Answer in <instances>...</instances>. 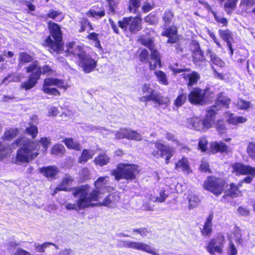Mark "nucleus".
Listing matches in <instances>:
<instances>
[{
    "label": "nucleus",
    "mask_w": 255,
    "mask_h": 255,
    "mask_svg": "<svg viewBox=\"0 0 255 255\" xmlns=\"http://www.w3.org/2000/svg\"><path fill=\"white\" fill-rule=\"evenodd\" d=\"M230 104V100L222 94H220L215 102V105L207 110V114L203 120L198 117L187 119V126L199 131H206L211 128L215 124L217 111L221 107L227 108Z\"/></svg>",
    "instance_id": "nucleus-1"
},
{
    "label": "nucleus",
    "mask_w": 255,
    "mask_h": 255,
    "mask_svg": "<svg viewBox=\"0 0 255 255\" xmlns=\"http://www.w3.org/2000/svg\"><path fill=\"white\" fill-rule=\"evenodd\" d=\"M72 195L76 199L74 203H67L65 205L67 210H74L79 211L90 207H94L93 200L97 199L96 193H90V186L88 185L81 186L74 188Z\"/></svg>",
    "instance_id": "nucleus-2"
},
{
    "label": "nucleus",
    "mask_w": 255,
    "mask_h": 255,
    "mask_svg": "<svg viewBox=\"0 0 255 255\" xmlns=\"http://www.w3.org/2000/svg\"><path fill=\"white\" fill-rule=\"evenodd\" d=\"M15 144L17 146H20L18 150L15 163L21 164L23 163L28 162L30 160L35 158L38 155L37 148L38 144L35 143L26 137L18 138L15 141Z\"/></svg>",
    "instance_id": "nucleus-3"
},
{
    "label": "nucleus",
    "mask_w": 255,
    "mask_h": 255,
    "mask_svg": "<svg viewBox=\"0 0 255 255\" xmlns=\"http://www.w3.org/2000/svg\"><path fill=\"white\" fill-rule=\"evenodd\" d=\"M48 27L50 35L54 40L49 36L44 42V45L49 46L51 50L58 53H61L63 50V42L62 41V32L58 24L49 21Z\"/></svg>",
    "instance_id": "nucleus-4"
},
{
    "label": "nucleus",
    "mask_w": 255,
    "mask_h": 255,
    "mask_svg": "<svg viewBox=\"0 0 255 255\" xmlns=\"http://www.w3.org/2000/svg\"><path fill=\"white\" fill-rule=\"evenodd\" d=\"M138 173V167L133 164H120L117 168L111 172L116 180L121 179L133 180Z\"/></svg>",
    "instance_id": "nucleus-5"
},
{
    "label": "nucleus",
    "mask_w": 255,
    "mask_h": 255,
    "mask_svg": "<svg viewBox=\"0 0 255 255\" xmlns=\"http://www.w3.org/2000/svg\"><path fill=\"white\" fill-rule=\"evenodd\" d=\"M27 73H31L28 80L21 84L20 88L28 90L34 87L37 83L41 74V69L38 67V62L35 61L28 66L25 67Z\"/></svg>",
    "instance_id": "nucleus-6"
},
{
    "label": "nucleus",
    "mask_w": 255,
    "mask_h": 255,
    "mask_svg": "<svg viewBox=\"0 0 255 255\" xmlns=\"http://www.w3.org/2000/svg\"><path fill=\"white\" fill-rule=\"evenodd\" d=\"M225 184V181L222 179L214 176H208L204 182L203 187L218 196L224 190Z\"/></svg>",
    "instance_id": "nucleus-7"
},
{
    "label": "nucleus",
    "mask_w": 255,
    "mask_h": 255,
    "mask_svg": "<svg viewBox=\"0 0 255 255\" xmlns=\"http://www.w3.org/2000/svg\"><path fill=\"white\" fill-rule=\"evenodd\" d=\"M142 19L139 16L135 17H124L122 20L118 21L119 27L126 31L128 27L130 32L136 33L141 29Z\"/></svg>",
    "instance_id": "nucleus-8"
},
{
    "label": "nucleus",
    "mask_w": 255,
    "mask_h": 255,
    "mask_svg": "<svg viewBox=\"0 0 255 255\" xmlns=\"http://www.w3.org/2000/svg\"><path fill=\"white\" fill-rule=\"evenodd\" d=\"M57 86L59 88H62L64 89L67 88V86L64 85V81L56 78H46L44 81L42 90L46 94L53 95L54 96H59L60 93L56 88H51V86Z\"/></svg>",
    "instance_id": "nucleus-9"
},
{
    "label": "nucleus",
    "mask_w": 255,
    "mask_h": 255,
    "mask_svg": "<svg viewBox=\"0 0 255 255\" xmlns=\"http://www.w3.org/2000/svg\"><path fill=\"white\" fill-rule=\"evenodd\" d=\"M117 245L121 248H130L144 251L154 255H159L154 252V250L150 246L145 243L130 241L118 240Z\"/></svg>",
    "instance_id": "nucleus-10"
},
{
    "label": "nucleus",
    "mask_w": 255,
    "mask_h": 255,
    "mask_svg": "<svg viewBox=\"0 0 255 255\" xmlns=\"http://www.w3.org/2000/svg\"><path fill=\"white\" fill-rule=\"evenodd\" d=\"M109 177L106 176L105 177H100L95 182V186L96 189L93 190L92 191L90 190V193H93L95 192L97 195V199L93 201H98L102 197L101 194L104 192H109L112 190V188L108 185Z\"/></svg>",
    "instance_id": "nucleus-11"
},
{
    "label": "nucleus",
    "mask_w": 255,
    "mask_h": 255,
    "mask_svg": "<svg viewBox=\"0 0 255 255\" xmlns=\"http://www.w3.org/2000/svg\"><path fill=\"white\" fill-rule=\"evenodd\" d=\"M225 243L224 237L222 235L219 234L208 243L206 247L207 251L210 254L213 255L215 253L222 254Z\"/></svg>",
    "instance_id": "nucleus-12"
},
{
    "label": "nucleus",
    "mask_w": 255,
    "mask_h": 255,
    "mask_svg": "<svg viewBox=\"0 0 255 255\" xmlns=\"http://www.w3.org/2000/svg\"><path fill=\"white\" fill-rule=\"evenodd\" d=\"M171 149L163 144L155 142L154 145L150 147V152L151 155L155 158H159L165 155H166V163H168V160L172 156L171 154Z\"/></svg>",
    "instance_id": "nucleus-13"
},
{
    "label": "nucleus",
    "mask_w": 255,
    "mask_h": 255,
    "mask_svg": "<svg viewBox=\"0 0 255 255\" xmlns=\"http://www.w3.org/2000/svg\"><path fill=\"white\" fill-rule=\"evenodd\" d=\"M208 92V89H194L188 95L189 101L192 104H203L205 101Z\"/></svg>",
    "instance_id": "nucleus-14"
},
{
    "label": "nucleus",
    "mask_w": 255,
    "mask_h": 255,
    "mask_svg": "<svg viewBox=\"0 0 255 255\" xmlns=\"http://www.w3.org/2000/svg\"><path fill=\"white\" fill-rule=\"evenodd\" d=\"M117 139L127 138L129 140L139 141L142 139L141 135L136 131L126 128H121L115 132Z\"/></svg>",
    "instance_id": "nucleus-15"
},
{
    "label": "nucleus",
    "mask_w": 255,
    "mask_h": 255,
    "mask_svg": "<svg viewBox=\"0 0 255 255\" xmlns=\"http://www.w3.org/2000/svg\"><path fill=\"white\" fill-rule=\"evenodd\" d=\"M79 66L86 73L92 72L97 66V61L89 55L86 54L79 62Z\"/></svg>",
    "instance_id": "nucleus-16"
},
{
    "label": "nucleus",
    "mask_w": 255,
    "mask_h": 255,
    "mask_svg": "<svg viewBox=\"0 0 255 255\" xmlns=\"http://www.w3.org/2000/svg\"><path fill=\"white\" fill-rule=\"evenodd\" d=\"M232 172L236 175H255V167L245 165L240 163H236L232 165Z\"/></svg>",
    "instance_id": "nucleus-17"
},
{
    "label": "nucleus",
    "mask_w": 255,
    "mask_h": 255,
    "mask_svg": "<svg viewBox=\"0 0 255 255\" xmlns=\"http://www.w3.org/2000/svg\"><path fill=\"white\" fill-rule=\"evenodd\" d=\"M140 101L142 102L153 101L159 106H166L169 102V99L162 96L161 94H148L140 98Z\"/></svg>",
    "instance_id": "nucleus-18"
},
{
    "label": "nucleus",
    "mask_w": 255,
    "mask_h": 255,
    "mask_svg": "<svg viewBox=\"0 0 255 255\" xmlns=\"http://www.w3.org/2000/svg\"><path fill=\"white\" fill-rule=\"evenodd\" d=\"M180 78H183L188 82V85L191 86L197 83V81L200 79L199 74L196 72H192V73H184L179 75Z\"/></svg>",
    "instance_id": "nucleus-19"
},
{
    "label": "nucleus",
    "mask_w": 255,
    "mask_h": 255,
    "mask_svg": "<svg viewBox=\"0 0 255 255\" xmlns=\"http://www.w3.org/2000/svg\"><path fill=\"white\" fill-rule=\"evenodd\" d=\"M74 181V178L68 174H66L61 183L55 189L54 193H56L59 191H68V187L70 186Z\"/></svg>",
    "instance_id": "nucleus-20"
},
{
    "label": "nucleus",
    "mask_w": 255,
    "mask_h": 255,
    "mask_svg": "<svg viewBox=\"0 0 255 255\" xmlns=\"http://www.w3.org/2000/svg\"><path fill=\"white\" fill-rule=\"evenodd\" d=\"M119 200V197L116 194H112L107 196L103 202L97 203L98 206H104L110 208H114L116 206L117 202Z\"/></svg>",
    "instance_id": "nucleus-21"
},
{
    "label": "nucleus",
    "mask_w": 255,
    "mask_h": 255,
    "mask_svg": "<svg viewBox=\"0 0 255 255\" xmlns=\"http://www.w3.org/2000/svg\"><path fill=\"white\" fill-rule=\"evenodd\" d=\"M196 49L193 53V62L198 66H201L205 63L206 61L204 60L203 53L199 48L198 44L195 45Z\"/></svg>",
    "instance_id": "nucleus-22"
},
{
    "label": "nucleus",
    "mask_w": 255,
    "mask_h": 255,
    "mask_svg": "<svg viewBox=\"0 0 255 255\" xmlns=\"http://www.w3.org/2000/svg\"><path fill=\"white\" fill-rule=\"evenodd\" d=\"M67 50L68 52L78 56L79 60L86 54L80 46L75 45L74 43H69V46L68 47Z\"/></svg>",
    "instance_id": "nucleus-23"
},
{
    "label": "nucleus",
    "mask_w": 255,
    "mask_h": 255,
    "mask_svg": "<svg viewBox=\"0 0 255 255\" xmlns=\"http://www.w3.org/2000/svg\"><path fill=\"white\" fill-rule=\"evenodd\" d=\"M40 172L47 178H53L59 172V169L55 166H50L39 168Z\"/></svg>",
    "instance_id": "nucleus-24"
},
{
    "label": "nucleus",
    "mask_w": 255,
    "mask_h": 255,
    "mask_svg": "<svg viewBox=\"0 0 255 255\" xmlns=\"http://www.w3.org/2000/svg\"><path fill=\"white\" fill-rule=\"evenodd\" d=\"M211 148L215 152H228L229 147L222 141H214L211 143Z\"/></svg>",
    "instance_id": "nucleus-25"
},
{
    "label": "nucleus",
    "mask_w": 255,
    "mask_h": 255,
    "mask_svg": "<svg viewBox=\"0 0 255 255\" xmlns=\"http://www.w3.org/2000/svg\"><path fill=\"white\" fill-rule=\"evenodd\" d=\"M162 36H165L168 38L167 42L174 43L175 42V27L172 26L165 29L161 33Z\"/></svg>",
    "instance_id": "nucleus-26"
},
{
    "label": "nucleus",
    "mask_w": 255,
    "mask_h": 255,
    "mask_svg": "<svg viewBox=\"0 0 255 255\" xmlns=\"http://www.w3.org/2000/svg\"><path fill=\"white\" fill-rule=\"evenodd\" d=\"M138 41L142 45L147 47L150 50L153 49L154 43L153 38L149 36L141 35L138 39Z\"/></svg>",
    "instance_id": "nucleus-27"
},
{
    "label": "nucleus",
    "mask_w": 255,
    "mask_h": 255,
    "mask_svg": "<svg viewBox=\"0 0 255 255\" xmlns=\"http://www.w3.org/2000/svg\"><path fill=\"white\" fill-rule=\"evenodd\" d=\"M22 78L21 74H17L13 73L8 74L3 80L1 81L0 84L7 85L10 82H19Z\"/></svg>",
    "instance_id": "nucleus-28"
},
{
    "label": "nucleus",
    "mask_w": 255,
    "mask_h": 255,
    "mask_svg": "<svg viewBox=\"0 0 255 255\" xmlns=\"http://www.w3.org/2000/svg\"><path fill=\"white\" fill-rule=\"evenodd\" d=\"M213 218V214H210L206 219L204 228L202 230V234L204 236H209L212 232V221Z\"/></svg>",
    "instance_id": "nucleus-29"
},
{
    "label": "nucleus",
    "mask_w": 255,
    "mask_h": 255,
    "mask_svg": "<svg viewBox=\"0 0 255 255\" xmlns=\"http://www.w3.org/2000/svg\"><path fill=\"white\" fill-rule=\"evenodd\" d=\"M53 246L56 250L59 249V246L57 245L51 243V242H46L42 244H40L38 243H34L33 246L36 252H40V253H43L45 252V250L46 249L50 247V246Z\"/></svg>",
    "instance_id": "nucleus-30"
},
{
    "label": "nucleus",
    "mask_w": 255,
    "mask_h": 255,
    "mask_svg": "<svg viewBox=\"0 0 255 255\" xmlns=\"http://www.w3.org/2000/svg\"><path fill=\"white\" fill-rule=\"evenodd\" d=\"M219 34L221 38L227 43L228 47L231 46V40L233 39L232 33L227 29H219Z\"/></svg>",
    "instance_id": "nucleus-31"
},
{
    "label": "nucleus",
    "mask_w": 255,
    "mask_h": 255,
    "mask_svg": "<svg viewBox=\"0 0 255 255\" xmlns=\"http://www.w3.org/2000/svg\"><path fill=\"white\" fill-rule=\"evenodd\" d=\"M94 161L96 165L103 166L109 162L110 158L105 153H100L94 158Z\"/></svg>",
    "instance_id": "nucleus-32"
},
{
    "label": "nucleus",
    "mask_w": 255,
    "mask_h": 255,
    "mask_svg": "<svg viewBox=\"0 0 255 255\" xmlns=\"http://www.w3.org/2000/svg\"><path fill=\"white\" fill-rule=\"evenodd\" d=\"M95 155V151L92 150H83L81 155L79 158V162L80 163H85L87 161L93 157Z\"/></svg>",
    "instance_id": "nucleus-33"
},
{
    "label": "nucleus",
    "mask_w": 255,
    "mask_h": 255,
    "mask_svg": "<svg viewBox=\"0 0 255 255\" xmlns=\"http://www.w3.org/2000/svg\"><path fill=\"white\" fill-rule=\"evenodd\" d=\"M180 168L183 171L186 173L191 172L192 170L189 165L188 161L187 158H183L179 160L177 163H176V167Z\"/></svg>",
    "instance_id": "nucleus-34"
},
{
    "label": "nucleus",
    "mask_w": 255,
    "mask_h": 255,
    "mask_svg": "<svg viewBox=\"0 0 255 255\" xmlns=\"http://www.w3.org/2000/svg\"><path fill=\"white\" fill-rule=\"evenodd\" d=\"M188 207L190 209L195 208L200 202V200L198 197L195 194L193 193L188 195Z\"/></svg>",
    "instance_id": "nucleus-35"
},
{
    "label": "nucleus",
    "mask_w": 255,
    "mask_h": 255,
    "mask_svg": "<svg viewBox=\"0 0 255 255\" xmlns=\"http://www.w3.org/2000/svg\"><path fill=\"white\" fill-rule=\"evenodd\" d=\"M247 121V119L245 117L242 116L235 117L233 116L232 114L230 115V116L228 119L229 123L233 125H237L239 124H243Z\"/></svg>",
    "instance_id": "nucleus-36"
},
{
    "label": "nucleus",
    "mask_w": 255,
    "mask_h": 255,
    "mask_svg": "<svg viewBox=\"0 0 255 255\" xmlns=\"http://www.w3.org/2000/svg\"><path fill=\"white\" fill-rule=\"evenodd\" d=\"M18 66L20 68L23 63H26L31 62L32 60V57L28 54L25 52H20L19 54Z\"/></svg>",
    "instance_id": "nucleus-37"
},
{
    "label": "nucleus",
    "mask_w": 255,
    "mask_h": 255,
    "mask_svg": "<svg viewBox=\"0 0 255 255\" xmlns=\"http://www.w3.org/2000/svg\"><path fill=\"white\" fill-rule=\"evenodd\" d=\"M255 4V0H242L240 3V7L245 12H248V10Z\"/></svg>",
    "instance_id": "nucleus-38"
},
{
    "label": "nucleus",
    "mask_w": 255,
    "mask_h": 255,
    "mask_svg": "<svg viewBox=\"0 0 255 255\" xmlns=\"http://www.w3.org/2000/svg\"><path fill=\"white\" fill-rule=\"evenodd\" d=\"M154 74L160 83L165 85H168L166 75L163 72L160 70H156L154 72Z\"/></svg>",
    "instance_id": "nucleus-39"
},
{
    "label": "nucleus",
    "mask_w": 255,
    "mask_h": 255,
    "mask_svg": "<svg viewBox=\"0 0 255 255\" xmlns=\"http://www.w3.org/2000/svg\"><path fill=\"white\" fill-rule=\"evenodd\" d=\"M64 143L67 147L69 148L75 149L76 150H79L80 149V144L78 142L74 141V140L71 138L65 139L64 140Z\"/></svg>",
    "instance_id": "nucleus-40"
},
{
    "label": "nucleus",
    "mask_w": 255,
    "mask_h": 255,
    "mask_svg": "<svg viewBox=\"0 0 255 255\" xmlns=\"http://www.w3.org/2000/svg\"><path fill=\"white\" fill-rule=\"evenodd\" d=\"M211 61L212 63L220 67L224 66L225 63L219 57H218L215 53L212 52L209 53Z\"/></svg>",
    "instance_id": "nucleus-41"
},
{
    "label": "nucleus",
    "mask_w": 255,
    "mask_h": 255,
    "mask_svg": "<svg viewBox=\"0 0 255 255\" xmlns=\"http://www.w3.org/2000/svg\"><path fill=\"white\" fill-rule=\"evenodd\" d=\"M141 0H129L128 9L130 12L136 13L140 5Z\"/></svg>",
    "instance_id": "nucleus-42"
},
{
    "label": "nucleus",
    "mask_w": 255,
    "mask_h": 255,
    "mask_svg": "<svg viewBox=\"0 0 255 255\" xmlns=\"http://www.w3.org/2000/svg\"><path fill=\"white\" fill-rule=\"evenodd\" d=\"M216 128L220 135H222L226 133L227 128L223 121L218 120L216 124Z\"/></svg>",
    "instance_id": "nucleus-43"
},
{
    "label": "nucleus",
    "mask_w": 255,
    "mask_h": 255,
    "mask_svg": "<svg viewBox=\"0 0 255 255\" xmlns=\"http://www.w3.org/2000/svg\"><path fill=\"white\" fill-rule=\"evenodd\" d=\"M87 15L94 18H101L105 15V12L103 9L100 11H96L94 9H90L87 12Z\"/></svg>",
    "instance_id": "nucleus-44"
},
{
    "label": "nucleus",
    "mask_w": 255,
    "mask_h": 255,
    "mask_svg": "<svg viewBox=\"0 0 255 255\" xmlns=\"http://www.w3.org/2000/svg\"><path fill=\"white\" fill-rule=\"evenodd\" d=\"M18 133V131L17 129H10L4 132L3 138L6 140L11 139L15 137Z\"/></svg>",
    "instance_id": "nucleus-45"
},
{
    "label": "nucleus",
    "mask_w": 255,
    "mask_h": 255,
    "mask_svg": "<svg viewBox=\"0 0 255 255\" xmlns=\"http://www.w3.org/2000/svg\"><path fill=\"white\" fill-rule=\"evenodd\" d=\"M9 151L8 145L0 142V160L5 157Z\"/></svg>",
    "instance_id": "nucleus-46"
},
{
    "label": "nucleus",
    "mask_w": 255,
    "mask_h": 255,
    "mask_svg": "<svg viewBox=\"0 0 255 255\" xmlns=\"http://www.w3.org/2000/svg\"><path fill=\"white\" fill-rule=\"evenodd\" d=\"M50 139L49 138L45 137H42L39 141V143H36L38 144L37 150L39 149V144H41L43 146V148L42 149V151L44 152H45L47 150L48 147L50 144Z\"/></svg>",
    "instance_id": "nucleus-47"
},
{
    "label": "nucleus",
    "mask_w": 255,
    "mask_h": 255,
    "mask_svg": "<svg viewBox=\"0 0 255 255\" xmlns=\"http://www.w3.org/2000/svg\"><path fill=\"white\" fill-rule=\"evenodd\" d=\"M249 156L253 159L255 160V142H250L247 149Z\"/></svg>",
    "instance_id": "nucleus-48"
},
{
    "label": "nucleus",
    "mask_w": 255,
    "mask_h": 255,
    "mask_svg": "<svg viewBox=\"0 0 255 255\" xmlns=\"http://www.w3.org/2000/svg\"><path fill=\"white\" fill-rule=\"evenodd\" d=\"M65 147L62 144L54 145L51 150V153L55 155L62 154L64 153Z\"/></svg>",
    "instance_id": "nucleus-49"
},
{
    "label": "nucleus",
    "mask_w": 255,
    "mask_h": 255,
    "mask_svg": "<svg viewBox=\"0 0 255 255\" xmlns=\"http://www.w3.org/2000/svg\"><path fill=\"white\" fill-rule=\"evenodd\" d=\"M241 186H239V184L236 185L234 183H232L230 185V188L229 189V193L228 194L230 195L233 197H236L240 193L239 188Z\"/></svg>",
    "instance_id": "nucleus-50"
},
{
    "label": "nucleus",
    "mask_w": 255,
    "mask_h": 255,
    "mask_svg": "<svg viewBox=\"0 0 255 255\" xmlns=\"http://www.w3.org/2000/svg\"><path fill=\"white\" fill-rule=\"evenodd\" d=\"M227 254L228 255H237L238 254L237 249L231 240H230L229 246L227 249Z\"/></svg>",
    "instance_id": "nucleus-51"
},
{
    "label": "nucleus",
    "mask_w": 255,
    "mask_h": 255,
    "mask_svg": "<svg viewBox=\"0 0 255 255\" xmlns=\"http://www.w3.org/2000/svg\"><path fill=\"white\" fill-rule=\"evenodd\" d=\"M26 132L28 134L31 135L32 138H34L36 136L38 133L37 128L30 124L29 127L26 128Z\"/></svg>",
    "instance_id": "nucleus-52"
},
{
    "label": "nucleus",
    "mask_w": 255,
    "mask_h": 255,
    "mask_svg": "<svg viewBox=\"0 0 255 255\" xmlns=\"http://www.w3.org/2000/svg\"><path fill=\"white\" fill-rule=\"evenodd\" d=\"M236 106L239 109L246 110L250 107V103L242 99H239L237 102Z\"/></svg>",
    "instance_id": "nucleus-53"
},
{
    "label": "nucleus",
    "mask_w": 255,
    "mask_h": 255,
    "mask_svg": "<svg viewBox=\"0 0 255 255\" xmlns=\"http://www.w3.org/2000/svg\"><path fill=\"white\" fill-rule=\"evenodd\" d=\"M142 92L143 94H160L159 93L155 92V90L150 87L148 84H144L141 87Z\"/></svg>",
    "instance_id": "nucleus-54"
},
{
    "label": "nucleus",
    "mask_w": 255,
    "mask_h": 255,
    "mask_svg": "<svg viewBox=\"0 0 255 255\" xmlns=\"http://www.w3.org/2000/svg\"><path fill=\"white\" fill-rule=\"evenodd\" d=\"M151 51V58L152 60H155L157 62L158 64L159 67L160 68L161 67V60L160 57L159 55V52L154 49V47H153V49Z\"/></svg>",
    "instance_id": "nucleus-55"
},
{
    "label": "nucleus",
    "mask_w": 255,
    "mask_h": 255,
    "mask_svg": "<svg viewBox=\"0 0 255 255\" xmlns=\"http://www.w3.org/2000/svg\"><path fill=\"white\" fill-rule=\"evenodd\" d=\"M149 54L148 51L144 49L141 50L139 55V59L141 62L146 63L148 62Z\"/></svg>",
    "instance_id": "nucleus-56"
},
{
    "label": "nucleus",
    "mask_w": 255,
    "mask_h": 255,
    "mask_svg": "<svg viewBox=\"0 0 255 255\" xmlns=\"http://www.w3.org/2000/svg\"><path fill=\"white\" fill-rule=\"evenodd\" d=\"M174 14L170 11H166L163 16V19L165 22V24L167 25L169 24L171 20L173 18Z\"/></svg>",
    "instance_id": "nucleus-57"
},
{
    "label": "nucleus",
    "mask_w": 255,
    "mask_h": 255,
    "mask_svg": "<svg viewBox=\"0 0 255 255\" xmlns=\"http://www.w3.org/2000/svg\"><path fill=\"white\" fill-rule=\"evenodd\" d=\"M133 232L137 233L142 237H145L150 233V232L146 228L133 229Z\"/></svg>",
    "instance_id": "nucleus-58"
},
{
    "label": "nucleus",
    "mask_w": 255,
    "mask_h": 255,
    "mask_svg": "<svg viewBox=\"0 0 255 255\" xmlns=\"http://www.w3.org/2000/svg\"><path fill=\"white\" fill-rule=\"evenodd\" d=\"M215 18L216 20L219 23L222 24L223 26H226L228 23L227 19L219 15H218L216 13L213 12Z\"/></svg>",
    "instance_id": "nucleus-59"
},
{
    "label": "nucleus",
    "mask_w": 255,
    "mask_h": 255,
    "mask_svg": "<svg viewBox=\"0 0 255 255\" xmlns=\"http://www.w3.org/2000/svg\"><path fill=\"white\" fill-rule=\"evenodd\" d=\"M144 20L150 24H155L157 22V18L154 14H150L145 17Z\"/></svg>",
    "instance_id": "nucleus-60"
},
{
    "label": "nucleus",
    "mask_w": 255,
    "mask_h": 255,
    "mask_svg": "<svg viewBox=\"0 0 255 255\" xmlns=\"http://www.w3.org/2000/svg\"><path fill=\"white\" fill-rule=\"evenodd\" d=\"M208 141L205 138H201L199 139L198 146L202 151H205L207 149Z\"/></svg>",
    "instance_id": "nucleus-61"
},
{
    "label": "nucleus",
    "mask_w": 255,
    "mask_h": 255,
    "mask_svg": "<svg viewBox=\"0 0 255 255\" xmlns=\"http://www.w3.org/2000/svg\"><path fill=\"white\" fill-rule=\"evenodd\" d=\"M207 33L212 38L213 41L216 44L217 46L219 48H222V45L221 44L219 40L216 36L215 34L209 29H207Z\"/></svg>",
    "instance_id": "nucleus-62"
},
{
    "label": "nucleus",
    "mask_w": 255,
    "mask_h": 255,
    "mask_svg": "<svg viewBox=\"0 0 255 255\" xmlns=\"http://www.w3.org/2000/svg\"><path fill=\"white\" fill-rule=\"evenodd\" d=\"M187 98L186 94H182L176 98V106H180L186 101Z\"/></svg>",
    "instance_id": "nucleus-63"
},
{
    "label": "nucleus",
    "mask_w": 255,
    "mask_h": 255,
    "mask_svg": "<svg viewBox=\"0 0 255 255\" xmlns=\"http://www.w3.org/2000/svg\"><path fill=\"white\" fill-rule=\"evenodd\" d=\"M167 197V195L165 194L164 192H161L160 193V196L157 197H153L151 200L153 202H158L160 203L163 202L166 198Z\"/></svg>",
    "instance_id": "nucleus-64"
}]
</instances>
